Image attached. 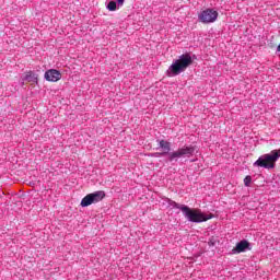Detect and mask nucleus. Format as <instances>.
<instances>
[{
  "mask_svg": "<svg viewBox=\"0 0 280 280\" xmlns=\"http://www.w3.org/2000/svg\"><path fill=\"white\" fill-rule=\"evenodd\" d=\"M159 141V148L163 150L161 153L162 156H167V161L170 163H176L178 159H191L194 156V152H196V148L194 145H184L176 151H172V143H170L167 140H158Z\"/></svg>",
  "mask_w": 280,
  "mask_h": 280,
  "instance_id": "1",
  "label": "nucleus"
},
{
  "mask_svg": "<svg viewBox=\"0 0 280 280\" xmlns=\"http://www.w3.org/2000/svg\"><path fill=\"white\" fill-rule=\"evenodd\" d=\"M191 65H194V59H191V55L183 54L168 67L166 75L168 78H175V75H180V73L187 71L188 67H191Z\"/></svg>",
  "mask_w": 280,
  "mask_h": 280,
  "instance_id": "2",
  "label": "nucleus"
},
{
  "mask_svg": "<svg viewBox=\"0 0 280 280\" xmlns=\"http://www.w3.org/2000/svg\"><path fill=\"white\" fill-rule=\"evenodd\" d=\"M280 159V149L272 150L270 153L264 154L258 158L254 163V167H264L265 170H275V164Z\"/></svg>",
  "mask_w": 280,
  "mask_h": 280,
  "instance_id": "3",
  "label": "nucleus"
},
{
  "mask_svg": "<svg viewBox=\"0 0 280 280\" xmlns=\"http://www.w3.org/2000/svg\"><path fill=\"white\" fill-rule=\"evenodd\" d=\"M182 212L188 222H195L196 224H200V222H207V220H211L213 218V214H205L199 210L189 208L188 206H183Z\"/></svg>",
  "mask_w": 280,
  "mask_h": 280,
  "instance_id": "4",
  "label": "nucleus"
},
{
  "mask_svg": "<svg viewBox=\"0 0 280 280\" xmlns=\"http://www.w3.org/2000/svg\"><path fill=\"white\" fill-rule=\"evenodd\" d=\"M103 198H106V192L104 190L91 192L81 200V207H91V205L102 202Z\"/></svg>",
  "mask_w": 280,
  "mask_h": 280,
  "instance_id": "5",
  "label": "nucleus"
},
{
  "mask_svg": "<svg viewBox=\"0 0 280 280\" xmlns=\"http://www.w3.org/2000/svg\"><path fill=\"white\" fill-rule=\"evenodd\" d=\"M200 23H215L218 21V11L214 9H206L198 15Z\"/></svg>",
  "mask_w": 280,
  "mask_h": 280,
  "instance_id": "6",
  "label": "nucleus"
},
{
  "mask_svg": "<svg viewBox=\"0 0 280 280\" xmlns=\"http://www.w3.org/2000/svg\"><path fill=\"white\" fill-rule=\"evenodd\" d=\"M246 250H250V243L243 240L236 244V246L231 250L230 255H240V253H246Z\"/></svg>",
  "mask_w": 280,
  "mask_h": 280,
  "instance_id": "7",
  "label": "nucleus"
},
{
  "mask_svg": "<svg viewBox=\"0 0 280 280\" xmlns=\"http://www.w3.org/2000/svg\"><path fill=\"white\" fill-rule=\"evenodd\" d=\"M61 78L62 74L56 69H50L45 72V80H47L48 82H58V80H60Z\"/></svg>",
  "mask_w": 280,
  "mask_h": 280,
  "instance_id": "8",
  "label": "nucleus"
},
{
  "mask_svg": "<svg viewBox=\"0 0 280 280\" xmlns=\"http://www.w3.org/2000/svg\"><path fill=\"white\" fill-rule=\"evenodd\" d=\"M167 205L168 207H172L173 209H179L180 211H183V207H186L185 205H179L178 202L172 199H167Z\"/></svg>",
  "mask_w": 280,
  "mask_h": 280,
  "instance_id": "9",
  "label": "nucleus"
},
{
  "mask_svg": "<svg viewBox=\"0 0 280 280\" xmlns=\"http://www.w3.org/2000/svg\"><path fill=\"white\" fill-rule=\"evenodd\" d=\"M25 81L27 82H35L36 81V77H34V72L30 71L26 73V75L24 77Z\"/></svg>",
  "mask_w": 280,
  "mask_h": 280,
  "instance_id": "10",
  "label": "nucleus"
},
{
  "mask_svg": "<svg viewBox=\"0 0 280 280\" xmlns=\"http://www.w3.org/2000/svg\"><path fill=\"white\" fill-rule=\"evenodd\" d=\"M107 10H109V12H115V10H117V2L109 1L107 4Z\"/></svg>",
  "mask_w": 280,
  "mask_h": 280,
  "instance_id": "11",
  "label": "nucleus"
},
{
  "mask_svg": "<svg viewBox=\"0 0 280 280\" xmlns=\"http://www.w3.org/2000/svg\"><path fill=\"white\" fill-rule=\"evenodd\" d=\"M250 183H253V177L250 175H247L245 178H244V185L245 187H248L250 185Z\"/></svg>",
  "mask_w": 280,
  "mask_h": 280,
  "instance_id": "12",
  "label": "nucleus"
},
{
  "mask_svg": "<svg viewBox=\"0 0 280 280\" xmlns=\"http://www.w3.org/2000/svg\"><path fill=\"white\" fill-rule=\"evenodd\" d=\"M208 246H215V241H213V238H210L208 242Z\"/></svg>",
  "mask_w": 280,
  "mask_h": 280,
  "instance_id": "13",
  "label": "nucleus"
},
{
  "mask_svg": "<svg viewBox=\"0 0 280 280\" xmlns=\"http://www.w3.org/2000/svg\"><path fill=\"white\" fill-rule=\"evenodd\" d=\"M116 1L118 3V7H121V5H124V1H126V0H116Z\"/></svg>",
  "mask_w": 280,
  "mask_h": 280,
  "instance_id": "14",
  "label": "nucleus"
},
{
  "mask_svg": "<svg viewBox=\"0 0 280 280\" xmlns=\"http://www.w3.org/2000/svg\"><path fill=\"white\" fill-rule=\"evenodd\" d=\"M153 156H163L162 153H154Z\"/></svg>",
  "mask_w": 280,
  "mask_h": 280,
  "instance_id": "15",
  "label": "nucleus"
},
{
  "mask_svg": "<svg viewBox=\"0 0 280 280\" xmlns=\"http://www.w3.org/2000/svg\"><path fill=\"white\" fill-rule=\"evenodd\" d=\"M277 51H280V44H279L278 47H277Z\"/></svg>",
  "mask_w": 280,
  "mask_h": 280,
  "instance_id": "16",
  "label": "nucleus"
}]
</instances>
